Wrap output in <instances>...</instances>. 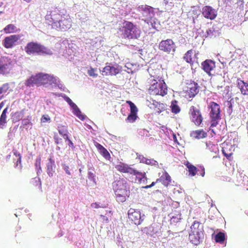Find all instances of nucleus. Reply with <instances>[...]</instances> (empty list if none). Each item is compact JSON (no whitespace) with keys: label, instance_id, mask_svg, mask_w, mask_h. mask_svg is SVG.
<instances>
[{"label":"nucleus","instance_id":"nucleus-16","mask_svg":"<svg viewBox=\"0 0 248 248\" xmlns=\"http://www.w3.org/2000/svg\"><path fill=\"white\" fill-rule=\"evenodd\" d=\"M202 69L208 75H211V71L216 67L215 62L210 59H207L201 63Z\"/></svg>","mask_w":248,"mask_h":248},{"label":"nucleus","instance_id":"nucleus-26","mask_svg":"<svg viewBox=\"0 0 248 248\" xmlns=\"http://www.w3.org/2000/svg\"><path fill=\"white\" fill-rule=\"evenodd\" d=\"M185 165L188 169V172L189 173V175H190L191 176H195L197 173L198 172V168L192 165L188 162H187Z\"/></svg>","mask_w":248,"mask_h":248},{"label":"nucleus","instance_id":"nucleus-20","mask_svg":"<svg viewBox=\"0 0 248 248\" xmlns=\"http://www.w3.org/2000/svg\"><path fill=\"white\" fill-rule=\"evenodd\" d=\"M198 84L194 82L188 85L187 92L189 97H194L199 93Z\"/></svg>","mask_w":248,"mask_h":248},{"label":"nucleus","instance_id":"nucleus-56","mask_svg":"<svg viewBox=\"0 0 248 248\" xmlns=\"http://www.w3.org/2000/svg\"><path fill=\"white\" fill-rule=\"evenodd\" d=\"M4 102H1L0 103V110L1 109V108L3 107L4 106Z\"/></svg>","mask_w":248,"mask_h":248},{"label":"nucleus","instance_id":"nucleus-21","mask_svg":"<svg viewBox=\"0 0 248 248\" xmlns=\"http://www.w3.org/2000/svg\"><path fill=\"white\" fill-rule=\"evenodd\" d=\"M236 82L237 87L241 93L244 95H248V82L240 79H238Z\"/></svg>","mask_w":248,"mask_h":248},{"label":"nucleus","instance_id":"nucleus-30","mask_svg":"<svg viewBox=\"0 0 248 248\" xmlns=\"http://www.w3.org/2000/svg\"><path fill=\"white\" fill-rule=\"evenodd\" d=\"M4 33L6 34L16 32L17 29L15 25L14 24H8L3 30Z\"/></svg>","mask_w":248,"mask_h":248},{"label":"nucleus","instance_id":"nucleus-63","mask_svg":"<svg viewBox=\"0 0 248 248\" xmlns=\"http://www.w3.org/2000/svg\"><path fill=\"white\" fill-rule=\"evenodd\" d=\"M58 149L60 150V147H58Z\"/></svg>","mask_w":248,"mask_h":248},{"label":"nucleus","instance_id":"nucleus-6","mask_svg":"<svg viewBox=\"0 0 248 248\" xmlns=\"http://www.w3.org/2000/svg\"><path fill=\"white\" fill-rule=\"evenodd\" d=\"M25 50L28 55L38 54L40 55H51L52 51L45 46L35 42L28 43L25 47Z\"/></svg>","mask_w":248,"mask_h":248},{"label":"nucleus","instance_id":"nucleus-8","mask_svg":"<svg viewBox=\"0 0 248 248\" xmlns=\"http://www.w3.org/2000/svg\"><path fill=\"white\" fill-rule=\"evenodd\" d=\"M200 223L195 221L190 227V232L189 234V239L190 242L195 245L200 244L203 238V232L200 229Z\"/></svg>","mask_w":248,"mask_h":248},{"label":"nucleus","instance_id":"nucleus-34","mask_svg":"<svg viewBox=\"0 0 248 248\" xmlns=\"http://www.w3.org/2000/svg\"><path fill=\"white\" fill-rule=\"evenodd\" d=\"M215 238L216 242L223 243L225 239V234L219 232L216 235Z\"/></svg>","mask_w":248,"mask_h":248},{"label":"nucleus","instance_id":"nucleus-35","mask_svg":"<svg viewBox=\"0 0 248 248\" xmlns=\"http://www.w3.org/2000/svg\"><path fill=\"white\" fill-rule=\"evenodd\" d=\"M11 119L14 123L19 121L21 119V115L20 112H16L12 114Z\"/></svg>","mask_w":248,"mask_h":248},{"label":"nucleus","instance_id":"nucleus-62","mask_svg":"<svg viewBox=\"0 0 248 248\" xmlns=\"http://www.w3.org/2000/svg\"><path fill=\"white\" fill-rule=\"evenodd\" d=\"M3 12L1 11H0V14H1Z\"/></svg>","mask_w":248,"mask_h":248},{"label":"nucleus","instance_id":"nucleus-29","mask_svg":"<svg viewBox=\"0 0 248 248\" xmlns=\"http://www.w3.org/2000/svg\"><path fill=\"white\" fill-rule=\"evenodd\" d=\"M177 104L178 102L175 100H172L171 102L170 108L173 113L177 114L180 112L181 108Z\"/></svg>","mask_w":248,"mask_h":248},{"label":"nucleus","instance_id":"nucleus-58","mask_svg":"<svg viewBox=\"0 0 248 248\" xmlns=\"http://www.w3.org/2000/svg\"><path fill=\"white\" fill-rule=\"evenodd\" d=\"M159 107H161V108H162V109H164V108H163V107H162V106H164V105H163V104H159Z\"/></svg>","mask_w":248,"mask_h":248},{"label":"nucleus","instance_id":"nucleus-18","mask_svg":"<svg viewBox=\"0 0 248 248\" xmlns=\"http://www.w3.org/2000/svg\"><path fill=\"white\" fill-rule=\"evenodd\" d=\"M12 62L10 60L6 59L0 61V74L8 73L12 69Z\"/></svg>","mask_w":248,"mask_h":248},{"label":"nucleus","instance_id":"nucleus-45","mask_svg":"<svg viewBox=\"0 0 248 248\" xmlns=\"http://www.w3.org/2000/svg\"><path fill=\"white\" fill-rule=\"evenodd\" d=\"M130 108V113L137 114L138 108L135 104H134L133 105H132Z\"/></svg>","mask_w":248,"mask_h":248},{"label":"nucleus","instance_id":"nucleus-46","mask_svg":"<svg viewBox=\"0 0 248 248\" xmlns=\"http://www.w3.org/2000/svg\"><path fill=\"white\" fill-rule=\"evenodd\" d=\"M62 168L65 171L66 173L69 175H71V172L69 170V167L68 166L63 164L62 165Z\"/></svg>","mask_w":248,"mask_h":248},{"label":"nucleus","instance_id":"nucleus-15","mask_svg":"<svg viewBox=\"0 0 248 248\" xmlns=\"http://www.w3.org/2000/svg\"><path fill=\"white\" fill-rule=\"evenodd\" d=\"M128 218L135 225H140L141 223V215L140 211L134 209L130 208L128 212Z\"/></svg>","mask_w":248,"mask_h":248},{"label":"nucleus","instance_id":"nucleus-19","mask_svg":"<svg viewBox=\"0 0 248 248\" xmlns=\"http://www.w3.org/2000/svg\"><path fill=\"white\" fill-rule=\"evenodd\" d=\"M119 73V69L117 66L106 65L102 70V75L105 76L116 75Z\"/></svg>","mask_w":248,"mask_h":248},{"label":"nucleus","instance_id":"nucleus-25","mask_svg":"<svg viewBox=\"0 0 248 248\" xmlns=\"http://www.w3.org/2000/svg\"><path fill=\"white\" fill-rule=\"evenodd\" d=\"M191 136L194 138L200 139L205 138L207 136V133L202 129L192 131Z\"/></svg>","mask_w":248,"mask_h":248},{"label":"nucleus","instance_id":"nucleus-54","mask_svg":"<svg viewBox=\"0 0 248 248\" xmlns=\"http://www.w3.org/2000/svg\"><path fill=\"white\" fill-rule=\"evenodd\" d=\"M63 138L66 140H67L68 141L69 140H70L69 139V137H68V133H66L63 135L62 136Z\"/></svg>","mask_w":248,"mask_h":248},{"label":"nucleus","instance_id":"nucleus-47","mask_svg":"<svg viewBox=\"0 0 248 248\" xmlns=\"http://www.w3.org/2000/svg\"><path fill=\"white\" fill-rule=\"evenodd\" d=\"M14 155L16 156H18V158L17 161V163L19 162L21 163V155L20 153H19L16 150L14 151Z\"/></svg>","mask_w":248,"mask_h":248},{"label":"nucleus","instance_id":"nucleus-55","mask_svg":"<svg viewBox=\"0 0 248 248\" xmlns=\"http://www.w3.org/2000/svg\"><path fill=\"white\" fill-rule=\"evenodd\" d=\"M126 103L129 105L130 107L132 105H133L134 104L130 101H127Z\"/></svg>","mask_w":248,"mask_h":248},{"label":"nucleus","instance_id":"nucleus-61","mask_svg":"<svg viewBox=\"0 0 248 248\" xmlns=\"http://www.w3.org/2000/svg\"><path fill=\"white\" fill-rule=\"evenodd\" d=\"M237 100H238V97H235V100L237 101Z\"/></svg>","mask_w":248,"mask_h":248},{"label":"nucleus","instance_id":"nucleus-42","mask_svg":"<svg viewBox=\"0 0 248 248\" xmlns=\"http://www.w3.org/2000/svg\"><path fill=\"white\" fill-rule=\"evenodd\" d=\"M50 121V118L47 115H43L41 118V121L42 123H46L49 122Z\"/></svg>","mask_w":248,"mask_h":248},{"label":"nucleus","instance_id":"nucleus-44","mask_svg":"<svg viewBox=\"0 0 248 248\" xmlns=\"http://www.w3.org/2000/svg\"><path fill=\"white\" fill-rule=\"evenodd\" d=\"M145 160L144 161V162L146 164H148V165H154V164H155V163L156 162V161L154 159L145 158Z\"/></svg>","mask_w":248,"mask_h":248},{"label":"nucleus","instance_id":"nucleus-2","mask_svg":"<svg viewBox=\"0 0 248 248\" xmlns=\"http://www.w3.org/2000/svg\"><path fill=\"white\" fill-rule=\"evenodd\" d=\"M151 77L148 78L146 82L149 86L148 93L153 95H160L164 96L168 93V88L166 84L163 80L160 81V77L157 75L150 74Z\"/></svg>","mask_w":248,"mask_h":248},{"label":"nucleus","instance_id":"nucleus-12","mask_svg":"<svg viewBox=\"0 0 248 248\" xmlns=\"http://www.w3.org/2000/svg\"><path fill=\"white\" fill-rule=\"evenodd\" d=\"M202 13L206 19L211 20L215 19L217 16V11L212 6L206 5L202 8Z\"/></svg>","mask_w":248,"mask_h":248},{"label":"nucleus","instance_id":"nucleus-49","mask_svg":"<svg viewBox=\"0 0 248 248\" xmlns=\"http://www.w3.org/2000/svg\"><path fill=\"white\" fill-rule=\"evenodd\" d=\"M75 106V107H73L72 108V109H73V112L75 115L77 113H79V111H80V110H79V109L78 108V106L76 105Z\"/></svg>","mask_w":248,"mask_h":248},{"label":"nucleus","instance_id":"nucleus-4","mask_svg":"<svg viewBox=\"0 0 248 248\" xmlns=\"http://www.w3.org/2000/svg\"><path fill=\"white\" fill-rule=\"evenodd\" d=\"M113 189L116 200L119 202H124L130 194V186L124 179L115 181L113 184Z\"/></svg>","mask_w":248,"mask_h":248},{"label":"nucleus","instance_id":"nucleus-40","mask_svg":"<svg viewBox=\"0 0 248 248\" xmlns=\"http://www.w3.org/2000/svg\"><path fill=\"white\" fill-rule=\"evenodd\" d=\"M198 172L199 173L198 174H200L202 177H204L205 175V168L203 166H198Z\"/></svg>","mask_w":248,"mask_h":248},{"label":"nucleus","instance_id":"nucleus-41","mask_svg":"<svg viewBox=\"0 0 248 248\" xmlns=\"http://www.w3.org/2000/svg\"><path fill=\"white\" fill-rule=\"evenodd\" d=\"M41 158L40 156L38 157L35 160V166L38 170H41Z\"/></svg>","mask_w":248,"mask_h":248},{"label":"nucleus","instance_id":"nucleus-27","mask_svg":"<svg viewBox=\"0 0 248 248\" xmlns=\"http://www.w3.org/2000/svg\"><path fill=\"white\" fill-rule=\"evenodd\" d=\"M88 178L89 181V184H88V186H95L96 185V176L94 173L88 171Z\"/></svg>","mask_w":248,"mask_h":248},{"label":"nucleus","instance_id":"nucleus-17","mask_svg":"<svg viewBox=\"0 0 248 248\" xmlns=\"http://www.w3.org/2000/svg\"><path fill=\"white\" fill-rule=\"evenodd\" d=\"M233 146L229 142L225 141L222 144V153L228 159L230 160V157L233 154Z\"/></svg>","mask_w":248,"mask_h":248},{"label":"nucleus","instance_id":"nucleus-50","mask_svg":"<svg viewBox=\"0 0 248 248\" xmlns=\"http://www.w3.org/2000/svg\"><path fill=\"white\" fill-rule=\"evenodd\" d=\"M91 206L94 208H101V207H103V208L104 207V206H101L99 205V204H98L96 202L92 203L91 204Z\"/></svg>","mask_w":248,"mask_h":248},{"label":"nucleus","instance_id":"nucleus-60","mask_svg":"<svg viewBox=\"0 0 248 248\" xmlns=\"http://www.w3.org/2000/svg\"><path fill=\"white\" fill-rule=\"evenodd\" d=\"M3 4V3L2 1H0V7H1Z\"/></svg>","mask_w":248,"mask_h":248},{"label":"nucleus","instance_id":"nucleus-11","mask_svg":"<svg viewBox=\"0 0 248 248\" xmlns=\"http://www.w3.org/2000/svg\"><path fill=\"white\" fill-rule=\"evenodd\" d=\"M171 179L169 173L167 171H165L163 174L155 182H153L150 185L144 186L145 189L151 188L154 186L155 184L158 182H161L164 186L167 187L171 183Z\"/></svg>","mask_w":248,"mask_h":248},{"label":"nucleus","instance_id":"nucleus-5","mask_svg":"<svg viewBox=\"0 0 248 248\" xmlns=\"http://www.w3.org/2000/svg\"><path fill=\"white\" fill-rule=\"evenodd\" d=\"M124 38L127 39H138L140 35V30L136 25L128 21H124L120 29Z\"/></svg>","mask_w":248,"mask_h":248},{"label":"nucleus","instance_id":"nucleus-32","mask_svg":"<svg viewBox=\"0 0 248 248\" xmlns=\"http://www.w3.org/2000/svg\"><path fill=\"white\" fill-rule=\"evenodd\" d=\"M192 50L190 49L188 50L185 54L184 56V59L186 61V62L189 63H191L193 62L192 58V54L193 53Z\"/></svg>","mask_w":248,"mask_h":248},{"label":"nucleus","instance_id":"nucleus-24","mask_svg":"<svg viewBox=\"0 0 248 248\" xmlns=\"http://www.w3.org/2000/svg\"><path fill=\"white\" fill-rule=\"evenodd\" d=\"M46 167V172L47 174L49 176L52 177L55 173V163L51 158H49V162L47 164Z\"/></svg>","mask_w":248,"mask_h":248},{"label":"nucleus","instance_id":"nucleus-31","mask_svg":"<svg viewBox=\"0 0 248 248\" xmlns=\"http://www.w3.org/2000/svg\"><path fill=\"white\" fill-rule=\"evenodd\" d=\"M8 108L7 107L2 111L0 117V126H3L6 123V113L8 111Z\"/></svg>","mask_w":248,"mask_h":248},{"label":"nucleus","instance_id":"nucleus-52","mask_svg":"<svg viewBox=\"0 0 248 248\" xmlns=\"http://www.w3.org/2000/svg\"><path fill=\"white\" fill-rule=\"evenodd\" d=\"M180 219V218H178L177 217H173L171 219V222H173L174 223H177L178 222L179 220Z\"/></svg>","mask_w":248,"mask_h":248},{"label":"nucleus","instance_id":"nucleus-14","mask_svg":"<svg viewBox=\"0 0 248 248\" xmlns=\"http://www.w3.org/2000/svg\"><path fill=\"white\" fill-rule=\"evenodd\" d=\"M19 35H11L6 37L3 41V45L6 48H10L16 45V43L20 39Z\"/></svg>","mask_w":248,"mask_h":248},{"label":"nucleus","instance_id":"nucleus-36","mask_svg":"<svg viewBox=\"0 0 248 248\" xmlns=\"http://www.w3.org/2000/svg\"><path fill=\"white\" fill-rule=\"evenodd\" d=\"M58 131L60 135L62 136L68 133L67 126L65 125H59L58 127Z\"/></svg>","mask_w":248,"mask_h":248},{"label":"nucleus","instance_id":"nucleus-23","mask_svg":"<svg viewBox=\"0 0 248 248\" xmlns=\"http://www.w3.org/2000/svg\"><path fill=\"white\" fill-rule=\"evenodd\" d=\"M130 174L135 175L136 176V181H138L139 183H140L143 178H146L145 172L140 171L135 168H132Z\"/></svg>","mask_w":248,"mask_h":248},{"label":"nucleus","instance_id":"nucleus-38","mask_svg":"<svg viewBox=\"0 0 248 248\" xmlns=\"http://www.w3.org/2000/svg\"><path fill=\"white\" fill-rule=\"evenodd\" d=\"M96 71V69L91 67L90 69L89 70H88V74L90 77L96 78L98 76V74L95 73Z\"/></svg>","mask_w":248,"mask_h":248},{"label":"nucleus","instance_id":"nucleus-1","mask_svg":"<svg viewBox=\"0 0 248 248\" xmlns=\"http://www.w3.org/2000/svg\"><path fill=\"white\" fill-rule=\"evenodd\" d=\"M45 20L52 29L59 31H66L72 27V20L70 16L57 8L47 12Z\"/></svg>","mask_w":248,"mask_h":248},{"label":"nucleus","instance_id":"nucleus-53","mask_svg":"<svg viewBox=\"0 0 248 248\" xmlns=\"http://www.w3.org/2000/svg\"><path fill=\"white\" fill-rule=\"evenodd\" d=\"M68 145L69 147H71L72 149H74L75 148V146L74 145V143H73V142L71 140H69L68 141Z\"/></svg>","mask_w":248,"mask_h":248},{"label":"nucleus","instance_id":"nucleus-13","mask_svg":"<svg viewBox=\"0 0 248 248\" xmlns=\"http://www.w3.org/2000/svg\"><path fill=\"white\" fill-rule=\"evenodd\" d=\"M137 9L147 19L151 18L154 14V8L147 5H140Z\"/></svg>","mask_w":248,"mask_h":248},{"label":"nucleus","instance_id":"nucleus-37","mask_svg":"<svg viewBox=\"0 0 248 248\" xmlns=\"http://www.w3.org/2000/svg\"><path fill=\"white\" fill-rule=\"evenodd\" d=\"M138 116L137 114L136 113H131L128 115V117L126 118V121H128L129 122L133 123L136 121Z\"/></svg>","mask_w":248,"mask_h":248},{"label":"nucleus","instance_id":"nucleus-9","mask_svg":"<svg viewBox=\"0 0 248 248\" xmlns=\"http://www.w3.org/2000/svg\"><path fill=\"white\" fill-rule=\"evenodd\" d=\"M188 115L191 121L196 125L200 126L201 124L203 118L199 105L190 106L189 108Z\"/></svg>","mask_w":248,"mask_h":248},{"label":"nucleus","instance_id":"nucleus-28","mask_svg":"<svg viewBox=\"0 0 248 248\" xmlns=\"http://www.w3.org/2000/svg\"><path fill=\"white\" fill-rule=\"evenodd\" d=\"M97 148L100 153L105 159L107 160L110 159L111 158L110 155L106 148L100 144H98Z\"/></svg>","mask_w":248,"mask_h":248},{"label":"nucleus","instance_id":"nucleus-10","mask_svg":"<svg viewBox=\"0 0 248 248\" xmlns=\"http://www.w3.org/2000/svg\"><path fill=\"white\" fill-rule=\"evenodd\" d=\"M159 49L168 53L175 51V44L172 40L168 39L161 41L159 44Z\"/></svg>","mask_w":248,"mask_h":248},{"label":"nucleus","instance_id":"nucleus-39","mask_svg":"<svg viewBox=\"0 0 248 248\" xmlns=\"http://www.w3.org/2000/svg\"><path fill=\"white\" fill-rule=\"evenodd\" d=\"M9 85L8 84H4L2 86L0 87V94L6 93L9 89Z\"/></svg>","mask_w":248,"mask_h":248},{"label":"nucleus","instance_id":"nucleus-22","mask_svg":"<svg viewBox=\"0 0 248 248\" xmlns=\"http://www.w3.org/2000/svg\"><path fill=\"white\" fill-rule=\"evenodd\" d=\"M115 168L118 171L121 173H126L130 174L133 168L127 164L121 162L116 165Z\"/></svg>","mask_w":248,"mask_h":248},{"label":"nucleus","instance_id":"nucleus-51","mask_svg":"<svg viewBox=\"0 0 248 248\" xmlns=\"http://www.w3.org/2000/svg\"><path fill=\"white\" fill-rule=\"evenodd\" d=\"M54 140H55V142L56 144H60L61 141H62V139H59L58 137H56V136H54Z\"/></svg>","mask_w":248,"mask_h":248},{"label":"nucleus","instance_id":"nucleus-57","mask_svg":"<svg viewBox=\"0 0 248 248\" xmlns=\"http://www.w3.org/2000/svg\"><path fill=\"white\" fill-rule=\"evenodd\" d=\"M162 111V110L160 109L159 108H158L157 110H156V112L159 114Z\"/></svg>","mask_w":248,"mask_h":248},{"label":"nucleus","instance_id":"nucleus-3","mask_svg":"<svg viewBox=\"0 0 248 248\" xmlns=\"http://www.w3.org/2000/svg\"><path fill=\"white\" fill-rule=\"evenodd\" d=\"M57 84L56 78L52 75L39 73L35 75H32L25 82L27 86L31 87L34 85L40 86L46 84Z\"/></svg>","mask_w":248,"mask_h":248},{"label":"nucleus","instance_id":"nucleus-7","mask_svg":"<svg viewBox=\"0 0 248 248\" xmlns=\"http://www.w3.org/2000/svg\"><path fill=\"white\" fill-rule=\"evenodd\" d=\"M208 108L210 110V127H216L218 124L219 121L221 119L220 107L217 103L212 101L209 103Z\"/></svg>","mask_w":248,"mask_h":248},{"label":"nucleus","instance_id":"nucleus-59","mask_svg":"<svg viewBox=\"0 0 248 248\" xmlns=\"http://www.w3.org/2000/svg\"><path fill=\"white\" fill-rule=\"evenodd\" d=\"M228 104H229V108H231L232 107V103L230 102H228Z\"/></svg>","mask_w":248,"mask_h":248},{"label":"nucleus","instance_id":"nucleus-43","mask_svg":"<svg viewBox=\"0 0 248 248\" xmlns=\"http://www.w3.org/2000/svg\"><path fill=\"white\" fill-rule=\"evenodd\" d=\"M65 101L72 108L73 107H75L76 104L72 101V100L68 97H66L65 98Z\"/></svg>","mask_w":248,"mask_h":248},{"label":"nucleus","instance_id":"nucleus-33","mask_svg":"<svg viewBox=\"0 0 248 248\" xmlns=\"http://www.w3.org/2000/svg\"><path fill=\"white\" fill-rule=\"evenodd\" d=\"M109 214L110 215V217H111V216L112 215L111 211H110V210L106 211V213L105 214L106 216H104V215H100V219H101L100 221L103 223H108L109 219H108V217H107L106 216L107 215L108 216Z\"/></svg>","mask_w":248,"mask_h":248},{"label":"nucleus","instance_id":"nucleus-48","mask_svg":"<svg viewBox=\"0 0 248 248\" xmlns=\"http://www.w3.org/2000/svg\"><path fill=\"white\" fill-rule=\"evenodd\" d=\"M79 119L84 120L85 119V116L81 114V112L79 111V113L75 114Z\"/></svg>","mask_w":248,"mask_h":248}]
</instances>
